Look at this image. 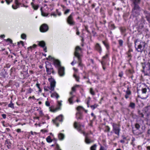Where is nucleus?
<instances>
[{"mask_svg": "<svg viewBox=\"0 0 150 150\" xmlns=\"http://www.w3.org/2000/svg\"><path fill=\"white\" fill-rule=\"evenodd\" d=\"M48 58L52 59L54 65L58 69V73L60 76H63L64 75L65 68L62 67L61 65L60 62L59 60L52 57L51 56H49Z\"/></svg>", "mask_w": 150, "mask_h": 150, "instance_id": "f257e3e1", "label": "nucleus"}, {"mask_svg": "<svg viewBox=\"0 0 150 150\" xmlns=\"http://www.w3.org/2000/svg\"><path fill=\"white\" fill-rule=\"evenodd\" d=\"M134 43L136 50L138 52H142L145 47V42L136 40L135 41Z\"/></svg>", "mask_w": 150, "mask_h": 150, "instance_id": "f03ea898", "label": "nucleus"}, {"mask_svg": "<svg viewBox=\"0 0 150 150\" xmlns=\"http://www.w3.org/2000/svg\"><path fill=\"white\" fill-rule=\"evenodd\" d=\"M132 10V14L133 16L137 17L140 14L141 8L139 5L133 6Z\"/></svg>", "mask_w": 150, "mask_h": 150, "instance_id": "7ed1b4c3", "label": "nucleus"}, {"mask_svg": "<svg viewBox=\"0 0 150 150\" xmlns=\"http://www.w3.org/2000/svg\"><path fill=\"white\" fill-rule=\"evenodd\" d=\"M81 51V48L79 46H77L75 48V51L74 53L75 57H76L80 60V58L81 57V55L80 54Z\"/></svg>", "mask_w": 150, "mask_h": 150, "instance_id": "20e7f679", "label": "nucleus"}, {"mask_svg": "<svg viewBox=\"0 0 150 150\" xmlns=\"http://www.w3.org/2000/svg\"><path fill=\"white\" fill-rule=\"evenodd\" d=\"M113 130L114 132L118 136L120 135V127L119 125L113 123L112 125Z\"/></svg>", "mask_w": 150, "mask_h": 150, "instance_id": "39448f33", "label": "nucleus"}, {"mask_svg": "<svg viewBox=\"0 0 150 150\" xmlns=\"http://www.w3.org/2000/svg\"><path fill=\"white\" fill-rule=\"evenodd\" d=\"M73 15L74 13H71L68 16L67 19V23L71 26H73L75 24V22L73 18Z\"/></svg>", "mask_w": 150, "mask_h": 150, "instance_id": "423d86ee", "label": "nucleus"}, {"mask_svg": "<svg viewBox=\"0 0 150 150\" xmlns=\"http://www.w3.org/2000/svg\"><path fill=\"white\" fill-rule=\"evenodd\" d=\"M48 80L50 83V86L49 87V89L52 91H54L55 86L56 82L55 80L52 77L48 79Z\"/></svg>", "mask_w": 150, "mask_h": 150, "instance_id": "0eeeda50", "label": "nucleus"}, {"mask_svg": "<svg viewBox=\"0 0 150 150\" xmlns=\"http://www.w3.org/2000/svg\"><path fill=\"white\" fill-rule=\"evenodd\" d=\"M63 121V116L60 115L58 117H56L55 120H53L52 121L53 123L55 125H56L57 127H58L59 126V124L58 122V121L59 122H62Z\"/></svg>", "mask_w": 150, "mask_h": 150, "instance_id": "6e6552de", "label": "nucleus"}, {"mask_svg": "<svg viewBox=\"0 0 150 150\" xmlns=\"http://www.w3.org/2000/svg\"><path fill=\"white\" fill-rule=\"evenodd\" d=\"M62 101H57V107L55 109H53L51 107H50L49 109L50 111L52 112H55L56 111L60 110L61 109V107L62 105Z\"/></svg>", "mask_w": 150, "mask_h": 150, "instance_id": "1a4fd4ad", "label": "nucleus"}, {"mask_svg": "<svg viewBox=\"0 0 150 150\" xmlns=\"http://www.w3.org/2000/svg\"><path fill=\"white\" fill-rule=\"evenodd\" d=\"M40 32H45L48 30L49 27L47 24H43L40 26Z\"/></svg>", "mask_w": 150, "mask_h": 150, "instance_id": "9d476101", "label": "nucleus"}, {"mask_svg": "<svg viewBox=\"0 0 150 150\" xmlns=\"http://www.w3.org/2000/svg\"><path fill=\"white\" fill-rule=\"evenodd\" d=\"M95 49L100 54L102 52V48L100 45L98 43L96 44L95 46Z\"/></svg>", "mask_w": 150, "mask_h": 150, "instance_id": "9b49d317", "label": "nucleus"}, {"mask_svg": "<svg viewBox=\"0 0 150 150\" xmlns=\"http://www.w3.org/2000/svg\"><path fill=\"white\" fill-rule=\"evenodd\" d=\"M133 51L132 49L130 48L128 52L126 53V54L127 55V57L129 61L131 59L132 56V55L131 52H132Z\"/></svg>", "mask_w": 150, "mask_h": 150, "instance_id": "f8f14e48", "label": "nucleus"}, {"mask_svg": "<svg viewBox=\"0 0 150 150\" xmlns=\"http://www.w3.org/2000/svg\"><path fill=\"white\" fill-rule=\"evenodd\" d=\"M81 132H82L84 135H85V142L88 144L91 143L93 142V141L91 140L90 139H89L88 137V134H87L86 135L85 134V133L84 132H83L81 131Z\"/></svg>", "mask_w": 150, "mask_h": 150, "instance_id": "ddd939ff", "label": "nucleus"}, {"mask_svg": "<svg viewBox=\"0 0 150 150\" xmlns=\"http://www.w3.org/2000/svg\"><path fill=\"white\" fill-rule=\"evenodd\" d=\"M147 89L146 88H142V97H141L142 98V99H146L148 97V96L147 95H145V97H144L143 96H144L145 94H146L147 93Z\"/></svg>", "mask_w": 150, "mask_h": 150, "instance_id": "4468645a", "label": "nucleus"}, {"mask_svg": "<svg viewBox=\"0 0 150 150\" xmlns=\"http://www.w3.org/2000/svg\"><path fill=\"white\" fill-rule=\"evenodd\" d=\"M144 13L147 21L150 22V13L146 11H144Z\"/></svg>", "mask_w": 150, "mask_h": 150, "instance_id": "2eb2a0df", "label": "nucleus"}, {"mask_svg": "<svg viewBox=\"0 0 150 150\" xmlns=\"http://www.w3.org/2000/svg\"><path fill=\"white\" fill-rule=\"evenodd\" d=\"M76 117L77 120H82L83 115L82 112H77L76 113Z\"/></svg>", "mask_w": 150, "mask_h": 150, "instance_id": "dca6fc26", "label": "nucleus"}, {"mask_svg": "<svg viewBox=\"0 0 150 150\" xmlns=\"http://www.w3.org/2000/svg\"><path fill=\"white\" fill-rule=\"evenodd\" d=\"M51 93V96L52 97H56V99H57L59 97V95L56 92H54V93H52L51 91L50 92Z\"/></svg>", "mask_w": 150, "mask_h": 150, "instance_id": "f3484780", "label": "nucleus"}, {"mask_svg": "<svg viewBox=\"0 0 150 150\" xmlns=\"http://www.w3.org/2000/svg\"><path fill=\"white\" fill-rule=\"evenodd\" d=\"M132 1V6L139 5L141 0H131Z\"/></svg>", "mask_w": 150, "mask_h": 150, "instance_id": "a211bd4d", "label": "nucleus"}, {"mask_svg": "<svg viewBox=\"0 0 150 150\" xmlns=\"http://www.w3.org/2000/svg\"><path fill=\"white\" fill-rule=\"evenodd\" d=\"M71 97L69 98L68 100V101L69 102V104H72L73 103V98L75 97L74 95H71Z\"/></svg>", "mask_w": 150, "mask_h": 150, "instance_id": "6ab92c4d", "label": "nucleus"}, {"mask_svg": "<svg viewBox=\"0 0 150 150\" xmlns=\"http://www.w3.org/2000/svg\"><path fill=\"white\" fill-rule=\"evenodd\" d=\"M46 71L47 72V74H51L52 70L53 69V68H48L47 66H46Z\"/></svg>", "mask_w": 150, "mask_h": 150, "instance_id": "aec40b11", "label": "nucleus"}, {"mask_svg": "<svg viewBox=\"0 0 150 150\" xmlns=\"http://www.w3.org/2000/svg\"><path fill=\"white\" fill-rule=\"evenodd\" d=\"M38 42V45L42 47L43 48H44V47L45 46V43L44 41H39Z\"/></svg>", "mask_w": 150, "mask_h": 150, "instance_id": "412c9836", "label": "nucleus"}, {"mask_svg": "<svg viewBox=\"0 0 150 150\" xmlns=\"http://www.w3.org/2000/svg\"><path fill=\"white\" fill-rule=\"evenodd\" d=\"M79 86V85H76L72 87L71 90L72 91L70 92V94L71 95H72L73 92L75 91L76 90V88Z\"/></svg>", "mask_w": 150, "mask_h": 150, "instance_id": "4be33fe9", "label": "nucleus"}, {"mask_svg": "<svg viewBox=\"0 0 150 150\" xmlns=\"http://www.w3.org/2000/svg\"><path fill=\"white\" fill-rule=\"evenodd\" d=\"M5 144H7V146L8 149H10L11 148V142L8 140H6L5 141Z\"/></svg>", "mask_w": 150, "mask_h": 150, "instance_id": "5701e85b", "label": "nucleus"}, {"mask_svg": "<svg viewBox=\"0 0 150 150\" xmlns=\"http://www.w3.org/2000/svg\"><path fill=\"white\" fill-rule=\"evenodd\" d=\"M58 137L59 140H62L64 138L65 135L64 134L60 133L58 134Z\"/></svg>", "mask_w": 150, "mask_h": 150, "instance_id": "b1692460", "label": "nucleus"}, {"mask_svg": "<svg viewBox=\"0 0 150 150\" xmlns=\"http://www.w3.org/2000/svg\"><path fill=\"white\" fill-rule=\"evenodd\" d=\"M76 109L78 111L77 112H82L81 110H84V109L82 106H79Z\"/></svg>", "mask_w": 150, "mask_h": 150, "instance_id": "393cba45", "label": "nucleus"}, {"mask_svg": "<svg viewBox=\"0 0 150 150\" xmlns=\"http://www.w3.org/2000/svg\"><path fill=\"white\" fill-rule=\"evenodd\" d=\"M74 127L76 129H77V130L79 131H81V129H80V127L78 125H77V122H75L74 123Z\"/></svg>", "mask_w": 150, "mask_h": 150, "instance_id": "a878e982", "label": "nucleus"}, {"mask_svg": "<svg viewBox=\"0 0 150 150\" xmlns=\"http://www.w3.org/2000/svg\"><path fill=\"white\" fill-rule=\"evenodd\" d=\"M129 107L132 109H134L135 107V104L134 103L131 102L129 104Z\"/></svg>", "mask_w": 150, "mask_h": 150, "instance_id": "bb28decb", "label": "nucleus"}, {"mask_svg": "<svg viewBox=\"0 0 150 150\" xmlns=\"http://www.w3.org/2000/svg\"><path fill=\"white\" fill-rule=\"evenodd\" d=\"M31 4L34 9L37 10L38 9V5H35L33 2L31 3Z\"/></svg>", "mask_w": 150, "mask_h": 150, "instance_id": "cd10ccee", "label": "nucleus"}, {"mask_svg": "<svg viewBox=\"0 0 150 150\" xmlns=\"http://www.w3.org/2000/svg\"><path fill=\"white\" fill-rule=\"evenodd\" d=\"M119 45V47H122L123 46V41L122 40H118Z\"/></svg>", "mask_w": 150, "mask_h": 150, "instance_id": "c85d7f7f", "label": "nucleus"}, {"mask_svg": "<svg viewBox=\"0 0 150 150\" xmlns=\"http://www.w3.org/2000/svg\"><path fill=\"white\" fill-rule=\"evenodd\" d=\"M102 42H103V44L105 46V47H106V48L107 49H108L109 48V45L108 44L107 42H105V41H102Z\"/></svg>", "mask_w": 150, "mask_h": 150, "instance_id": "c756f323", "label": "nucleus"}, {"mask_svg": "<svg viewBox=\"0 0 150 150\" xmlns=\"http://www.w3.org/2000/svg\"><path fill=\"white\" fill-rule=\"evenodd\" d=\"M46 139L48 143H50L52 141V140L50 136H48V137L46 138Z\"/></svg>", "mask_w": 150, "mask_h": 150, "instance_id": "7c9ffc66", "label": "nucleus"}, {"mask_svg": "<svg viewBox=\"0 0 150 150\" xmlns=\"http://www.w3.org/2000/svg\"><path fill=\"white\" fill-rule=\"evenodd\" d=\"M143 71L144 72V74L146 76H149L150 75V69L149 68L147 70V71L146 72H145L144 71Z\"/></svg>", "mask_w": 150, "mask_h": 150, "instance_id": "2f4dec72", "label": "nucleus"}, {"mask_svg": "<svg viewBox=\"0 0 150 150\" xmlns=\"http://www.w3.org/2000/svg\"><path fill=\"white\" fill-rule=\"evenodd\" d=\"M73 76L74 77L75 79L76 80L78 81L79 82V76H76V75L75 74H74L73 75Z\"/></svg>", "mask_w": 150, "mask_h": 150, "instance_id": "473e14b6", "label": "nucleus"}, {"mask_svg": "<svg viewBox=\"0 0 150 150\" xmlns=\"http://www.w3.org/2000/svg\"><path fill=\"white\" fill-rule=\"evenodd\" d=\"M110 127L108 126H106L105 127V129L104 132H109L110 131Z\"/></svg>", "mask_w": 150, "mask_h": 150, "instance_id": "72a5a7b5", "label": "nucleus"}, {"mask_svg": "<svg viewBox=\"0 0 150 150\" xmlns=\"http://www.w3.org/2000/svg\"><path fill=\"white\" fill-rule=\"evenodd\" d=\"M96 144H94L91 147V150H96Z\"/></svg>", "mask_w": 150, "mask_h": 150, "instance_id": "f704fd0d", "label": "nucleus"}, {"mask_svg": "<svg viewBox=\"0 0 150 150\" xmlns=\"http://www.w3.org/2000/svg\"><path fill=\"white\" fill-rule=\"evenodd\" d=\"M126 94L128 95H130L131 94V92L130 90L129 89V87H128L127 88V90L126 91Z\"/></svg>", "mask_w": 150, "mask_h": 150, "instance_id": "c9c22d12", "label": "nucleus"}, {"mask_svg": "<svg viewBox=\"0 0 150 150\" xmlns=\"http://www.w3.org/2000/svg\"><path fill=\"white\" fill-rule=\"evenodd\" d=\"M80 60H79V59H78V63H79V66L81 67L82 66V64L81 63V57L80 58Z\"/></svg>", "mask_w": 150, "mask_h": 150, "instance_id": "e433bc0d", "label": "nucleus"}, {"mask_svg": "<svg viewBox=\"0 0 150 150\" xmlns=\"http://www.w3.org/2000/svg\"><path fill=\"white\" fill-rule=\"evenodd\" d=\"M42 7H41L40 8V10H41V12L42 15V16H47V14H46L45 13L43 12L42 11Z\"/></svg>", "mask_w": 150, "mask_h": 150, "instance_id": "4c0bfd02", "label": "nucleus"}, {"mask_svg": "<svg viewBox=\"0 0 150 150\" xmlns=\"http://www.w3.org/2000/svg\"><path fill=\"white\" fill-rule=\"evenodd\" d=\"M98 105L97 104H95L93 105H92L91 106V108L93 110L95 108H96Z\"/></svg>", "mask_w": 150, "mask_h": 150, "instance_id": "58836bf2", "label": "nucleus"}, {"mask_svg": "<svg viewBox=\"0 0 150 150\" xmlns=\"http://www.w3.org/2000/svg\"><path fill=\"white\" fill-rule=\"evenodd\" d=\"M90 92L91 94L93 95H95V93L94 91H93V88H90Z\"/></svg>", "mask_w": 150, "mask_h": 150, "instance_id": "ea45409f", "label": "nucleus"}, {"mask_svg": "<svg viewBox=\"0 0 150 150\" xmlns=\"http://www.w3.org/2000/svg\"><path fill=\"white\" fill-rule=\"evenodd\" d=\"M0 75L4 78H5L6 77V76L4 74V71L1 72L0 73Z\"/></svg>", "mask_w": 150, "mask_h": 150, "instance_id": "a19ab883", "label": "nucleus"}, {"mask_svg": "<svg viewBox=\"0 0 150 150\" xmlns=\"http://www.w3.org/2000/svg\"><path fill=\"white\" fill-rule=\"evenodd\" d=\"M138 113L139 115V116L142 117H144V115L141 112L140 110L138 111Z\"/></svg>", "mask_w": 150, "mask_h": 150, "instance_id": "79ce46f5", "label": "nucleus"}, {"mask_svg": "<svg viewBox=\"0 0 150 150\" xmlns=\"http://www.w3.org/2000/svg\"><path fill=\"white\" fill-rule=\"evenodd\" d=\"M120 29L122 33H124L126 30V29L124 27H121Z\"/></svg>", "mask_w": 150, "mask_h": 150, "instance_id": "37998d69", "label": "nucleus"}, {"mask_svg": "<svg viewBox=\"0 0 150 150\" xmlns=\"http://www.w3.org/2000/svg\"><path fill=\"white\" fill-rule=\"evenodd\" d=\"M8 106L9 107H11V108H14V104L13 103H12L11 101V103H10L8 105Z\"/></svg>", "mask_w": 150, "mask_h": 150, "instance_id": "c03bdc74", "label": "nucleus"}, {"mask_svg": "<svg viewBox=\"0 0 150 150\" xmlns=\"http://www.w3.org/2000/svg\"><path fill=\"white\" fill-rule=\"evenodd\" d=\"M135 127L137 129H139L140 127V125L138 123H136L135 125Z\"/></svg>", "mask_w": 150, "mask_h": 150, "instance_id": "a18cd8bd", "label": "nucleus"}, {"mask_svg": "<svg viewBox=\"0 0 150 150\" xmlns=\"http://www.w3.org/2000/svg\"><path fill=\"white\" fill-rule=\"evenodd\" d=\"M108 57V54H106V55L103 56L102 57V60H104V59H107Z\"/></svg>", "mask_w": 150, "mask_h": 150, "instance_id": "49530a36", "label": "nucleus"}, {"mask_svg": "<svg viewBox=\"0 0 150 150\" xmlns=\"http://www.w3.org/2000/svg\"><path fill=\"white\" fill-rule=\"evenodd\" d=\"M21 38L23 39H25L26 38V35L24 34H23L21 35Z\"/></svg>", "mask_w": 150, "mask_h": 150, "instance_id": "de8ad7c7", "label": "nucleus"}, {"mask_svg": "<svg viewBox=\"0 0 150 150\" xmlns=\"http://www.w3.org/2000/svg\"><path fill=\"white\" fill-rule=\"evenodd\" d=\"M61 6L63 8V10H64V14H66V10H65V6L64 5H61Z\"/></svg>", "mask_w": 150, "mask_h": 150, "instance_id": "09e8293b", "label": "nucleus"}, {"mask_svg": "<svg viewBox=\"0 0 150 150\" xmlns=\"http://www.w3.org/2000/svg\"><path fill=\"white\" fill-rule=\"evenodd\" d=\"M36 46H37V45H36L35 44H34L33 45V47L30 46L29 48H28V49H29L30 48V49L31 50L32 49V48H33V47L34 48H35V47H36Z\"/></svg>", "mask_w": 150, "mask_h": 150, "instance_id": "8fccbe9b", "label": "nucleus"}, {"mask_svg": "<svg viewBox=\"0 0 150 150\" xmlns=\"http://www.w3.org/2000/svg\"><path fill=\"white\" fill-rule=\"evenodd\" d=\"M123 75V73L121 71L119 73V76L121 77Z\"/></svg>", "mask_w": 150, "mask_h": 150, "instance_id": "3c124183", "label": "nucleus"}, {"mask_svg": "<svg viewBox=\"0 0 150 150\" xmlns=\"http://www.w3.org/2000/svg\"><path fill=\"white\" fill-rule=\"evenodd\" d=\"M45 105L47 106H50V103L48 101H46L45 102Z\"/></svg>", "mask_w": 150, "mask_h": 150, "instance_id": "603ef678", "label": "nucleus"}, {"mask_svg": "<svg viewBox=\"0 0 150 150\" xmlns=\"http://www.w3.org/2000/svg\"><path fill=\"white\" fill-rule=\"evenodd\" d=\"M20 43H21L22 44V46H23V45H24V44H23V41H20V42H18V45H19L20 44Z\"/></svg>", "mask_w": 150, "mask_h": 150, "instance_id": "864d4df0", "label": "nucleus"}, {"mask_svg": "<svg viewBox=\"0 0 150 150\" xmlns=\"http://www.w3.org/2000/svg\"><path fill=\"white\" fill-rule=\"evenodd\" d=\"M101 63L102 66H104L105 64V62L104 60H103L101 62Z\"/></svg>", "mask_w": 150, "mask_h": 150, "instance_id": "5fc2aeb1", "label": "nucleus"}, {"mask_svg": "<svg viewBox=\"0 0 150 150\" xmlns=\"http://www.w3.org/2000/svg\"><path fill=\"white\" fill-rule=\"evenodd\" d=\"M91 115L94 118H93V119H95L96 118V116L94 115L93 113H91Z\"/></svg>", "mask_w": 150, "mask_h": 150, "instance_id": "6e6d98bb", "label": "nucleus"}, {"mask_svg": "<svg viewBox=\"0 0 150 150\" xmlns=\"http://www.w3.org/2000/svg\"><path fill=\"white\" fill-rule=\"evenodd\" d=\"M12 7L14 9H16L18 7H17V5L16 6H14V5H12Z\"/></svg>", "mask_w": 150, "mask_h": 150, "instance_id": "4d7b16f0", "label": "nucleus"}, {"mask_svg": "<svg viewBox=\"0 0 150 150\" xmlns=\"http://www.w3.org/2000/svg\"><path fill=\"white\" fill-rule=\"evenodd\" d=\"M56 148H57V150H58L59 149H60V147H59V145L58 144H56Z\"/></svg>", "mask_w": 150, "mask_h": 150, "instance_id": "13d9d810", "label": "nucleus"}, {"mask_svg": "<svg viewBox=\"0 0 150 150\" xmlns=\"http://www.w3.org/2000/svg\"><path fill=\"white\" fill-rule=\"evenodd\" d=\"M7 41H9L10 42V43H11L12 42V41L10 39L8 38L7 39Z\"/></svg>", "mask_w": 150, "mask_h": 150, "instance_id": "bf43d9fd", "label": "nucleus"}, {"mask_svg": "<svg viewBox=\"0 0 150 150\" xmlns=\"http://www.w3.org/2000/svg\"><path fill=\"white\" fill-rule=\"evenodd\" d=\"M76 61H75L74 60L71 63V64L72 65H74V64H76Z\"/></svg>", "mask_w": 150, "mask_h": 150, "instance_id": "052dcab7", "label": "nucleus"}, {"mask_svg": "<svg viewBox=\"0 0 150 150\" xmlns=\"http://www.w3.org/2000/svg\"><path fill=\"white\" fill-rule=\"evenodd\" d=\"M15 3L16 5H18V0H15Z\"/></svg>", "mask_w": 150, "mask_h": 150, "instance_id": "680f3d73", "label": "nucleus"}, {"mask_svg": "<svg viewBox=\"0 0 150 150\" xmlns=\"http://www.w3.org/2000/svg\"><path fill=\"white\" fill-rule=\"evenodd\" d=\"M2 116L3 117V118L4 119H5L6 117V115L5 114H3L2 115Z\"/></svg>", "mask_w": 150, "mask_h": 150, "instance_id": "e2e57ef3", "label": "nucleus"}, {"mask_svg": "<svg viewBox=\"0 0 150 150\" xmlns=\"http://www.w3.org/2000/svg\"><path fill=\"white\" fill-rule=\"evenodd\" d=\"M76 34L77 35H79L80 34V33L78 29L76 30Z\"/></svg>", "mask_w": 150, "mask_h": 150, "instance_id": "0e129e2a", "label": "nucleus"}, {"mask_svg": "<svg viewBox=\"0 0 150 150\" xmlns=\"http://www.w3.org/2000/svg\"><path fill=\"white\" fill-rule=\"evenodd\" d=\"M85 28L86 30L89 33V30H88V27L87 26H85Z\"/></svg>", "mask_w": 150, "mask_h": 150, "instance_id": "69168bd1", "label": "nucleus"}, {"mask_svg": "<svg viewBox=\"0 0 150 150\" xmlns=\"http://www.w3.org/2000/svg\"><path fill=\"white\" fill-rule=\"evenodd\" d=\"M99 150H104V147L102 146H101Z\"/></svg>", "mask_w": 150, "mask_h": 150, "instance_id": "338daca9", "label": "nucleus"}, {"mask_svg": "<svg viewBox=\"0 0 150 150\" xmlns=\"http://www.w3.org/2000/svg\"><path fill=\"white\" fill-rule=\"evenodd\" d=\"M146 149L148 150H150V146H148L146 147Z\"/></svg>", "mask_w": 150, "mask_h": 150, "instance_id": "774afa93", "label": "nucleus"}]
</instances>
